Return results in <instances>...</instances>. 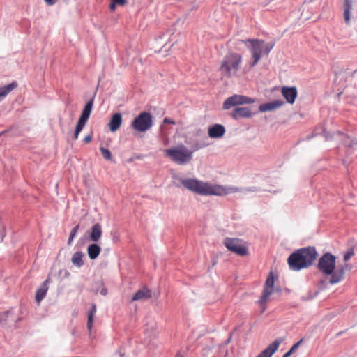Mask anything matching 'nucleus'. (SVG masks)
Masks as SVG:
<instances>
[{"mask_svg":"<svg viewBox=\"0 0 357 357\" xmlns=\"http://www.w3.org/2000/svg\"><path fill=\"white\" fill-rule=\"evenodd\" d=\"M180 183L187 190L200 195L224 196L241 192L236 187H226L221 185H213L195 178H179Z\"/></svg>","mask_w":357,"mask_h":357,"instance_id":"nucleus-1","label":"nucleus"},{"mask_svg":"<svg viewBox=\"0 0 357 357\" xmlns=\"http://www.w3.org/2000/svg\"><path fill=\"white\" fill-rule=\"evenodd\" d=\"M335 257L332 254L327 252L321 256L319 260L318 268L321 272L325 275H331L330 279L331 284H336L340 282L343 278L345 271L350 268L347 264L340 266L335 271Z\"/></svg>","mask_w":357,"mask_h":357,"instance_id":"nucleus-2","label":"nucleus"},{"mask_svg":"<svg viewBox=\"0 0 357 357\" xmlns=\"http://www.w3.org/2000/svg\"><path fill=\"white\" fill-rule=\"evenodd\" d=\"M317 257V252L314 247L303 248L291 254L287 263L291 270L298 271L310 266Z\"/></svg>","mask_w":357,"mask_h":357,"instance_id":"nucleus-3","label":"nucleus"},{"mask_svg":"<svg viewBox=\"0 0 357 357\" xmlns=\"http://www.w3.org/2000/svg\"><path fill=\"white\" fill-rule=\"evenodd\" d=\"M242 64V56L236 52H229L222 59L219 67L221 79L238 77Z\"/></svg>","mask_w":357,"mask_h":357,"instance_id":"nucleus-4","label":"nucleus"},{"mask_svg":"<svg viewBox=\"0 0 357 357\" xmlns=\"http://www.w3.org/2000/svg\"><path fill=\"white\" fill-rule=\"evenodd\" d=\"M242 42L247 45L252 54V67L257 64L263 54H268L275 45L273 43H265L258 39H248Z\"/></svg>","mask_w":357,"mask_h":357,"instance_id":"nucleus-5","label":"nucleus"},{"mask_svg":"<svg viewBox=\"0 0 357 357\" xmlns=\"http://www.w3.org/2000/svg\"><path fill=\"white\" fill-rule=\"evenodd\" d=\"M165 155L178 165H185L192 158V151L181 144L165 151Z\"/></svg>","mask_w":357,"mask_h":357,"instance_id":"nucleus-6","label":"nucleus"},{"mask_svg":"<svg viewBox=\"0 0 357 357\" xmlns=\"http://www.w3.org/2000/svg\"><path fill=\"white\" fill-rule=\"evenodd\" d=\"M274 290V275L273 272H270L266 280L261 296L257 301L261 306V314L266 310V304L270 300V296L273 294Z\"/></svg>","mask_w":357,"mask_h":357,"instance_id":"nucleus-7","label":"nucleus"},{"mask_svg":"<svg viewBox=\"0 0 357 357\" xmlns=\"http://www.w3.org/2000/svg\"><path fill=\"white\" fill-rule=\"evenodd\" d=\"M223 244L228 250L239 256L248 255L247 243L240 238L227 237L224 239Z\"/></svg>","mask_w":357,"mask_h":357,"instance_id":"nucleus-8","label":"nucleus"},{"mask_svg":"<svg viewBox=\"0 0 357 357\" xmlns=\"http://www.w3.org/2000/svg\"><path fill=\"white\" fill-rule=\"evenodd\" d=\"M153 126V117L151 113L143 112L132 121V128L138 132H144Z\"/></svg>","mask_w":357,"mask_h":357,"instance_id":"nucleus-9","label":"nucleus"},{"mask_svg":"<svg viewBox=\"0 0 357 357\" xmlns=\"http://www.w3.org/2000/svg\"><path fill=\"white\" fill-rule=\"evenodd\" d=\"M93 104V100H91L86 104L84 109L82 110L81 116L79 118V120H78V122H77V124L76 126L75 130L74 132V139L75 140L78 139V136H79V133L81 132V131L85 126V125L89 118L90 114L91 112Z\"/></svg>","mask_w":357,"mask_h":357,"instance_id":"nucleus-10","label":"nucleus"},{"mask_svg":"<svg viewBox=\"0 0 357 357\" xmlns=\"http://www.w3.org/2000/svg\"><path fill=\"white\" fill-rule=\"evenodd\" d=\"M255 102V99L242 95H234L227 98L223 103V109H229L231 107L238 105L252 104Z\"/></svg>","mask_w":357,"mask_h":357,"instance_id":"nucleus-11","label":"nucleus"},{"mask_svg":"<svg viewBox=\"0 0 357 357\" xmlns=\"http://www.w3.org/2000/svg\"><path fill=\"white\" fill-rule=\"evenodd\" d=\"M281 93L287 102L289 104H293L298 95L297 89L296 87L283 86L281 89Z\"/></svg>","mask_w":357,"mask_h":357,"instance_id":"nucleus-12","label":"nucleus"},{"mask_svg":"<svg viewBox=\"0 0 357 357\" xmlns=\"http://www.w3.org/2000/svg\"><path fill=\"white\" fill-rule=\"evenodd\" d=\"M354 7V2L352 0H344L342 6L343 10V17L345 23L349 24L351 18V11Z\"/></svg>","mask_w":357,"mask_h":357,"instance_id":"nucleus-13","label":"nucleus"},{"mask_svg":"<svg viewBox=\"0 0 357 357\" xmlns=\"http://www.w3.org/2000/svg\"><path fill=\"white\" fill-rule=\"evenodd\" d=\"M284 104L282 100H275L274 101L264 103L259 107V110L261 112H265L268 111H273L278 108L281 107Z\"/></svg>","mask_w":357,"mask_h":357,"instance_id":"nucleus-14","label":"nucleus"},{"mask_svg":"<svg viewBox=\"0 0 357 357\" xmlns=\"http://www.w3.org/2000/svg\"><path fill=\"white\" fill-rule=\"evenodd\" d=\"M282 341L280 340H275L268 347L261 352L257 357H271L274 353L278 350Z\"/></svg>","mask_w":357,"mask_h":357,"instance_id":"nucleus-15","label":"nucleus"},{"mask_svg":"<svg viewBox=\"0 0 357 357\" xmlns=\"http://www.w3.org/2000/svg\"><path fill=\"white\" fill-rule=\"evenodd\" d=\"M208 136L211 138H220L225 133V128L222 125L215 124L208 128Z\"/></svg>","mask_w":357,"mask_h":357,"instance_id":"nucleus-16","label":"nucleus"},{"mask_svg":"<svg viewBox=\"0 0 357 357\" xmlns=\"http://www.w3.org/2000/svg\"><path fill=\"white\" fill-rule=\"evenodd\" d=\"M252 115V112L248 107H236L231 114V116L235 119H238L239 118H250Z\"/></svg>","mask_w":357,"mask_h":357,"instance_id":"nucleus-17","label":"nucleus"},{"mask_svg":"<svg viewBox=\"0 0 357 357\" xmlns=\"http://www.w3.org/2000/svg\"><path fill=\"white\" fill-rule=\"evenodd\" d=\"M122 124V116L120 113H115L112 115L109 123V130L112 132L116 131Z\"/></svg>","mask_w":357,"mask_h":357,"instance_id":"nucleus-18","label":"nucleus"},{"mask_svg":"<svg viewBox=\"0 0 357 357\" xmlns=\"http://www.w3.org/2000/svg\"><path fill=\"white\" fill-rule=\"evenodd\" d=\"M152 296V292L148 288L144 287L138 290L132 298V301H144L150 298Z\"/></svg>","mask_w":357,"mask_h":357,"instance_id":"nucleus-19","label":"nucleus"},{"mask_svg":"<svg viewBox=\"0 0 357 357\" xmlns=\"http://www.w3.org/2000/svg\"><path fill=\"white\" fill-rule=\"evenodd\" d=\"M102 235V227L99 223L95 224L91 228V232L90 234L91 239L97 242L99 241Z\"/></svg>","mask_w":357,"mask_h":357,"instance_id":"nucleus-20","label":"nucleus"},{"mask_svg":"<svg viewBox=\"0 0 357 357\" xmlns=\"http://www.w3.org/2000/svg\"><path fill=\"white\" fill-rule=\"evenodd\" d=\"M100 247L96 243L89 245L87 248V253L91 259H96L100 255Z\"/></svg>","mask_w":357,"mask_h":357,"instance_id":"nucleus-21","label":"nucleus"},{"mask_svg":"<svg viewBox=\"0 0 357 357\" xmlns=\"http://www.w3.org/2000/svg\"><path fill=\"white\" fill-rule=\"evenodd\" d=\"M17 86L15 82L0 88V101Z\"/></svg>","mask_w":357,"mask_h":357,"instance_id":"nucleus-22","label":"nucleus"},{"mask_svg":"<svg viewBox=\"0 0 357 357\" xmlns=\"http://www.w3.org/2000/svg\"><path fill=\"white\" fill-rule=\"evenodd\" d=\"M47 280L45 281L40 287L37 290L36 294V300L38 303H40V301L45 298L47 291Z\"/></svg>","mask_w":357,"mask_h":357,"instance_id":"nucleus-23","label":"nucleus"},{"mask_svg":"<svg viewBox=\"0 0 357 357\" xmlns=\"http://www.w3.org/2000/svg\"><path fill=\"white\" fill-rule=\"evenodd\" d=\"M84 254L81 252H76L72 257L71 261L77 267H81L84 264Z\"/></svg>","mask_w":357,"mask_h":357,"instance_id":"nucleus-24","label":"nucleus"},{"mask_svg":"<svg viewBox=\"0 0 357 357\" xmlns=\"http://www.w3.org/2000/svg\"><path fill=\"white\" fill-rule=\"evenodd\" d=\"M100 151L105 160H110L112 159V153L109 149L101 146Z\"/></svg>","mask_w":357,"mask_h":357,"instance_id":"nucleus-25","label":"nucleus"},{"mask_svg":"<svg viewBox=\"0 0 357 357\" xmlns=\"http://www.w3.org/2000/svg\"><path fill=\"white\" fill-rule=\"evenodd\" d=\"M354 255V249L353 248L349 249L344 255V261H348L351 257Z\"/></svg>","mask_w":357,"mask_h":357,"instance_id":"nucleus-26","label":"nucleus"},{"mask_svg":"<svg viewBox=\"0 0 357 357\" xmlns=\"http://www.w3.org/2000/svg\"><path fill=\"white\" fill-rule=\"evenodd\" d=\"M79 225H77L72 229V231L70 234L69 239H68V244H70L71 241L73 240V238L76 236V234L79 229Z\"/></svg>","mask_w":357,"mask_h":357,"instance_id":"nucleus-27","label":"nucleus"},{"mask_svg":"<svg viewBox=\"0 0 357 357\" xmlns=\"http://www.w3.org/2000/svg\"><path fill=\"white\" fill-rule=\"evenodd\" d=\"M93 317L92 315L88 314V319H87V328L91 332L93 326Z\"/></svg>","mask_w":357,"mask_h":357,"instance_id":"nucleus-28","label":"nucleus"},{"mask_svg":"<svg viewBox=\"0 0 357 357\" xmlns=\"http://www.w3.org/2000/svg\"><path fill=\"white\" fill-rule=\"evenodd\" d=\"M303 342V340H299L298 342L295 343L291 348L289 350L290 353L293 354L296 349L298 348L301 342Z\"/></svg>","mask_w":357,"mask_h":357,"instance_id":"nucleus-29","label":"nucleus"},{"mask_svg":"<svg viewBox=\"0 0 357 357\" xmlns=\"http://www.w3.org/2000/svg\"><path fill=\"white\" fill-rule=\"evenodd\" d=\"M96 313V305L95 304H92L91 310L88 314L95 316Z\"/></svg>","mask_w":357,"mask_h":357,"instance_id":"nucleus-30","label":"nucleus"},{"mask_svg":"<svg viewBox=\"0 0 357 357\" xmlns=\"http://www.w3.org/2000/svg\"><path fill=\"white\" fill-rule=\"evenodd\" d=\"M8 317V312H0V322L5 321Z\"/></svg>","mask_w":357,"mask_h":357,"instance_id":"nucleus-31","label":"nucleus"},{"mask_svg":"<svg viewBox=\"0 0 357 357\" xmlns=\"http://www.w3.org/2000/svg\"><path fill=\"white\" fill-rule=\"evenodd\" d=\"M208 146V144L207 143H202L200 144H196L195 146V148H194V150L196 151V150H198L199 149H202V148H204V147H206Z\"/></svg>","mask_w":357,"mask_h":357,"instance_id":"nucleus-32","label":"nucleus"},{"mask_svg":"<svg viewBox=\"0 0 357 357\" xmlns=\"http://www.w3.org/2000/svg\"><path fill=\"white\" fill-rule=\"evenodd\" d=\"M163 123H169V124H172V125H174L176 124L175 121L169 118H165L164 120H163Z\"/></svg>","mask_w":357,"mask_h":357,"instance_id":"nucleus-33","label":"nucleus"},{"mask_svg":"<svg viewBox=\"0 0 357 357\" xmlns=\"http://www.w3.org/2000/svg\"><path fill=\"white\" fill-rule=\"evenodd\" d=\"M57 1L58 0H44L45 3L47 6H53V5H54L57 2Z\"/></svg>","mask_w":357,"mask_h":357,"instance_id":"nucleus-34","label":"nucleus"},{"mask_svg":"<svg viewBox=\"0 0 357 357\" xmlns=\"http://www.w3.org/2000/svg\"><path fill=\"white\" fill-rule=\"evenodd\" d=\"M91 139L92 136L91 135H88L84 138L83 141L85 144H88L91 141Z\"/></svg>","mask_w":357,"mask_h":357,"instance_id":"nucleus-35","label":"nucleus"},{"mask_svg":"<svg viewBox=\"0 0 357 357\" xmlns=\"http://www.w3.org/2000/svg\"><path fill=\"white\" fill-rule=\"evenodd\" d=\"M116 3H114V2L113 1H112L111 3H110V5H109V8H110V10H115V8H116Z\"/></svg>","mask_w":357,"mask_h":357,"instance_id":"nucleus-36","label":"nucleus"},{"mask_svg":"<svg viewBox=\"0 0 357 357\" xmlns=\"http://www.w3.org/2000/svg\"><path fill=\"white\" fill-rule=\"evenodd\" d=\"M292 354L289 352V351H288L287 353H285L282 357H290V356Z\"/></svg>","mask_w":357,"mask_h":357,"instance_id":"nucleus-37","label":"nucleus"},{"mask_svg":"<svg viewBox=\"0 0 357 357\" xmlns=\"http://www.w3.org/2000/svg\"><path fill=\"white\" fill-rule=\"evenodd\" d=\"M101 294L106 295L107 294V289H102L101 290Z\"/></svg>","mask_w":357,"mask_h":357,"instance_id":"nucleus-38","label":"nucleus"},{"mask_svg":"<svg viewBox=\"0 0 357 357\" xmlns=\"http://www.w3.org/2000/svg\"><path fill=\"white\" fill-rule=\"evenodd\" d=\"M59 125H60V127H61V128H63V122H62L61 119H60V120H59Z\"/></svg>","mask_w":357,"mask_h":357,"instance_id":"nucleus-39","label":"nucleus"}]
</instances>
